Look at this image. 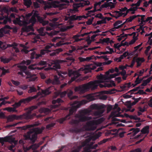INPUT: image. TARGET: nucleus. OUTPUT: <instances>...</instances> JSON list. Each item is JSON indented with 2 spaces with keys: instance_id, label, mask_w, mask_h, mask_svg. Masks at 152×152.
Listing matches in <instances>:
<instances>
[{
  "instance_id": "obj_1",
  "label": "nucleus",
  "mask_w": 152,
  "mask_h": 152,
  "mask_svg": "<svg viewBox=\"0 0 152 152\" xmlns=\"http://www.w3.org/2000/svg\"><path fill=\"white\" fill-rule=\"evenodd\" d=\"M98 80L94 81H91L88 83L83 84L82 85L77 87L76 89H81V92L84 93L85 90L89 88H91L92 89H94L96 88L97 86L96 84L99 83H104L107 80H109L112 78L115 77L114 74H111L109 76H106L100 74L99 75L97 76Z\"/></svg>"
},
{
  "instance_id": "obj_2",
  "label": "nucleus",
  "mask_w": 152,
  "mask_h": 152,
  "mask_svg": "<svg viewBox=\"0 0 152 152\" xmlns=\"http://www.w3.org/2000/svg\"><path fill=\"white\" fill-rule=\"evenodd\" d=\"M91 112V110L88 109L80 110L78 113L76 114L75 115V117L78 119H72L70 124L77 126L80 122H84L92 119V117L86 116L89 115Z\"/></svg>"
},
{
  "instance_id": "obj_3",
  "label": "nucleus",
  "mask_w": 152,
  "mask_h": 152,
  "mask_svg": "<svg viewBox=\"0 0 152 152\" xmlns=\"http://www.w3.org/2000/svg\"><path fill=\"white\" fill-rule=\"evenodd\" d=\"M44 128L43 127H42L41 129L37 127L28 132L27 134L24 136L26 139L30 140L32 143H34L37 139V135L41 133Z\"/></svg>"
},
{
  "instance_id": "obj_4",
  "label": "nucleus",
  "mask_w": 152,
  "mask_h": 152,
  "mask_svg": "<svg viewBox=\"0 0 152 152\" xmlns=\"http://www.w3.org/2000/svg\"><path fill=\"white\" fill-rule=\"evenodd\" d=\"M92 109H97L98 110L95 111L94 113V115L95 116H101L104 111L101 109H104L105 107V105L104 104H93L90 106Z\"/></svg>"
},
{
  "instance_id": "obj_5",
  "label": "nucleus",
  "mask_w": 152,
  "mask_h": 152,
  "mask_svg": "<svg viewBox=\"0 0 152 152\" xmlns=\"http://www.w3.org/2000/svg\"><path fill=\"white\" fill-rule=\"evenodd\" d=\"M78 107L76 106H73L69 110V113L65 117L61 118L59 119V122L61 124H63L64 122L67 119H69L70 118V116L72 115L74 112H75Z\"/></svg>"
},
{
  "instance_id": "obj_6",
  "label": "nucleus",
  "mask_w": 152,
  "mask_h": 152,
  "mask_svg": "<svg viewBox=\"0 0 152 152\" xmlns=\"http://www.w3.org/2000/svg\"><path fill=\"white\" fill-rule=\"evenodd\" d=\"M3 13L1 12V16H0V24H6L8 22H10L11 21V18H15V15L14 13H12L9 17L8 16L3 15Z\"/></svg>"
},
{
  "instance_id": "obj_7",
  "label": "nucleus",
  "mask_w": 152,
  "mask_h": 152,
  "mask_svg": "<svg viewBox=\"0 0 152 152\" xmlns=\"http://www.w3.org/2000/svg\"><path fill=\"white\" fill-rule=\"evenodd\" d=\"M96 122L95 120H91L87 121L85 126L86 131H94L96 129Z\"/></svg>"
},
{
  "instance_id": "obj_8",
  "label": "nucleus",
  "mask_w": 152,
  "mask_h": 152,
  "mask_svg": "<svg viewBox=\"0 0 152 152\" xmlns=\"http://www.w3.org/2000/svg\"><path fill=\"white\" fill-rule=\"evenodd\" d=\"M32 110H31V109L29 107L28 110L26 113L20 115L22 116L21 118L22 119H25L26 120H28L32 119L35 115V114H31V111Z\"/></svg>"
},
{
  "instance_id": "obj_9",
  "label": "nucleus",
  "mask_w": 152,
  "mask_h": 152,
  "mask_svg": "<svg viewBox=\"0 0 152 152\" xmlns=\"http://www.w3.org/2000/svg\"><path fill=\"white\" fill-rule=\"evenodd\" d=\"M136 40V38L134 37L133 39L129 42V43H128V42H125L124 43H123V42H124V41H123L121 44L118 43L114 44L113 48H120L122 46H124L126 45V46H128L129 45H132L134 43Z\"/></svg>"
},
{
  "instance_id": "obj_10",
  "label": "nucleus",
  "mask_w": 152,
  "mask_h": 152,
  "mask_svg": "<svg viewBox=\"0 0 152 152\" xmlns=\"http://www.w3.org/2000/svg\"><path fill=\"white\" fill-rule=\"evenodd\" d=\"M65 61L63 60H56L53 61V63H51V65H50V64L49 66H52L53 69H59L61 68L60 64Z\"/></svg>"
},
{
  "instance_id": "obj_11",
  "label": "nucleus",
  "mask_w": 152,
  "mask_h": 152,
  "mask_svg": "<svg viewBox=\"0 0 152 152\" xmlns=\"http://www.w3.org/2000/svg\"><path fill=\"white\" fill-rule=\"evenodd\" d=\"M101 83H97V84H96V85L97 86V87H98V86L99 85V86L100 87V88H103V87H106V86H105V83H104V84H100ZM80 85L79 86H77V87H76L75 88V92H79V93H80V94H84V93H85L86 91H88V90H89L90 89H91V90H94L95 89H96L97 88V87H96V88L94 89H92V88H89V89H87L86 90H85V92H84V93H82L81 92V89H76V88H77V87H79L82 85Z\"/></svg>"
},
{
  "instance_id": "obj_12",
  "label": "nucleus",
  "mask_w": 152,
  "mask_h": 152,
  "mask_svg": "<svg viewBox=\"0 0 152 152\" xmlns=\"http://www.w3.org/2000/svg\"><path fill=\"white\" fill-rule=\"evenodd\" d=\"M73 50H69V52L70 53H65L64 54V55L65 56L67 55V56H68V57L66 58V59L67 60H69L71 61L70 65H71L72 63L73 62L75 61V59L73 58V57L71 56L70 53H72L73 51L76 50L77 48H72Z\"/></svg>"
},
{
  "instance_id": "obj_13",
  "label": "nucleus",
  "mask_w": 152,
  "mask_h": 152,
  "mask_svg": "<svg viewBox=\"0 0 152 152\" xmlns=\"http://www.w3.org/2000/svg\"><path fill=\"white\" fill-rule=\"evenodd\" d=\"M3 144L4 142H9L10 143H13L15 145L16 142L15 141V138H13L11 136H7L4 138H3Z\"/></svg>"
},
{
  "instance_id": "obj_14",
  "label": "nucleus",
  "mask_w": 152,
  "mask_h": 152,
  "mask_svg": "<svg viewBox=\"0 0 152 152\" xmlns=\"http://www.w3.org/2000/svg\"><path fill=\"white\" fill-rule=\"evenodd\" d=\"M21 115H12L8 116V120L10 121H13L14 120H21Z\"/></svg>"
},
{
  "instance_id": "obj_15",
  "label": "nucleus",
  "mask_w": 152,
  "mask_h": 152,
  "mask_svg": "<svg viewBox=\"0 0 152 152\" xmlns=\"http://www.w3.org/2000/svg\"><path fill=\"white\" fill-rule=\"evenodd\" d=\"M72 71H69V76H71L72 74L73 76L72 77V80L73 81L75 80L77 78L79 77L80 75V73L77 72H73L71 74Z\"/></svg>"
},
{
  "instance_id": "obj_16",
  "label": "nucleus",
  "mask_w": 152,
  "mask_h": 152,
  "mask_svg": "<svg viewBox=\"0 0 152 152\" xmlns=\"http://www.w3.org/2000/svg\"><path fill=\"white\" fill-rule=\"evenodd\" d=\"M36 18L38 21L42 25L44 26L46 25H48L49 23L48 21H45L44 20V19L42 17L39 16L38 14H36Z\"/></svg>"
},
{
  "instance_id": "obj_17",
  "label": "nucleus",
  "mask_w": 152,
  "mask_h": 152,
  "mask_svg": "<svg viewBox=\"0 0 152 152\" xmlns=\"http://www.w3.org/2000/svg\"><path fill=\"white\" fill-rule=\"evenodd\" d=\"M108 7H110V9L114 8L115 7L114 4L112 2L108 3L105 2L104 4L101 5V7L102 8H107Z\"/></svg>"
},
{
  "instance_id": "obj_18",
  "label": "nucleus",
  "mask_w": 152,
  "mask_h": 152,
  "mask_svg": "<svg viewBox=\"0 0 152 152\" xmlns=\"http://www.w3.org/2000/svg\"><path fill=\"white\" fill-rule=\"evenodd\" d=\"M89 140L88 139H86L85 141L82 142L81 145L77 146V148L75 149L77 150V151H78V152H79L81 149L82 148V147H84L85 146H86L87 145V144L89 142Z\"/></svg>"
},
{
  "instance_id": "obj_19",
  "label": "nucleus",
  "mask_w": 152,
  "mask_h": 152,
  "mask_svg": "<svg viewBox=\"0 0 152 152\" xmlns=\"http://www.w3.org/2000/svg\"><path fill=\"white\" fill-rule=\"evenodd\" d=\"M24 73L27 76V78H30L31 81H35L37 78L36 77H34V75L31 74L29 71H27V70Z\"/></svg>"
},
{
  "instance_id": "obj_20",
  "label": "nucleus",
  "mask_w": 152,
  "mask_h": 152,
  "mask_svg": "<svg viewBox=\"0 0 152 152\" xmlns=\"http://www.w3.org/2000/svg\"><path fill=\"white\" fill-rule=\"evenodd\" d=\"M67 92V94L68 97L71 99L72 100L77 99L78 97L76 96H72L73 94V92L71 90H67L66 91Z\"/></svg>"
},
{
  "instance_id": "obj_21",
  "label": "nucleus",
  "mask_w": 152,
  "mask_h": 152,
  "mask_svg": "<svg viewBox=\"0 0 152 152\" xmlns=\"http://www.w3.org/2000/svg\"><path fill=\"white\" fill-rule=\"evenodd\" d=\"M95 58V56L93 55L91 56L88 57L86 58H83L81 57H79V59L81 62H84L85 61H89Z\"/></svg>"
},
{
  "instance_id": "obj_22",
  "label": "nucleus",
  "mask_w": 152,
  "mask_h": 152,
  "mask_svg": "<svg viewBox=\"0 0 152 152\" xmlns=\"http://www.w3.org/2000/svg\"><path fill=\"white\" fill-rule=\"evenodd\" d=\"M109 49V51H106L105 52H99L98 51H96L95 53H96L98 54L99 55H101L102 54H111L112 53H113L114 51L113 49L112 48H108Z\"/></svg>"
},
{
  "instance_id": "obj_23",
  "label": "nucleus",
  "mask_w": 152,
  "mask_h": 152,
  "mask_svg": "<svg viewBox=\"0 0 152 152\" xmlns=\"http://www.w3.org/2000/svg\"><path fill=\"white\" fill-rule=\"evenodd\" d=\"M69 18L72 21L77 20H80L82 19L81 16H76V15H72L69 17Z\"/></svg>"
},
{
  "instance_id": "obj_24",
  "label": "nucleus",
  "mask_w": 152,
  "mask_h": 152,
  "mask_svg": "<svg viewBox=\"0 0 152 152\" xmlns=\"http://www.w3.org/2000/svg\"><path fill=\"white\" fill-rule=\"evenodd\" d=\"M62 102H63L62 100L59 98H58L56 100H53L52 101V103L53 104H55L56 103H58V105H55L57 107H59L61 105V104L60 103Z\"/></svg>"
},
{
  "instance_id": "obj_25",
  "label": "nucleus",
  "mask_w": 152,
  "mask_h": 152,
  "mask_svg": "<svg viewBox=\"0 0 152 152\" xmlns=\"http://www.w3.org/2000/svg\"><path fill=\"white\" fill-rule=\"evenodd\" d=\"M39 123H36L33 124L28 125L24 126H23L22 127V128L23 129L25 130L28 128L33 127L34 126H39Z\"/></svg>"
},
{
  "instance_id": "obj_26",
  "label": "nucleus",
  "mask_w": 152,
  "mask_h": 152,
  "mask_svg": "<svg viewBox=\"0 0 152 152\" xmlns=\"http://www.w3.org/2000/svg\"><path fill=\"white\" fill-rule=\"evenodd\" d=\"M34 99L33 96H29L25 99H20L21 102L24 104L28 103L32 100Z\"/></svg>"
},
{
  "instance_id": "obj_27",
  "label": "nucleus",
  "mask_w": 152,
  "mask_h": 152,
  "mask_svg": "<svg viewBox=\"0 0 152 152\" xmlns=\"http://www.w3.org/2000/svg\"><path fill=\"white\" fill-rule=\"evenodd\" d=\"M51 87V86H50L45 90L42 89L41 91H42L43 94L45 95H48L50 94L51 92L50 91V90Z\"/></svg>"
},
{
  "instance_id": "obj_28",
  "label": "nucleus",
  "mask_w": 152,
  "mask_h": 152,
  "mask_svg": "<svg viewBox=\"0 0 152 152\" xmlns=\"http://www.w3.org/2000/svg\"><path fill=\"white\" fill-rule=\"evenodd\" d=\"M93 143H91L90 144L88 143V144H87V145L85 147H86L87 148H88L90 150L91 149H96L98 146V145L97 144H96L94 145H93Z\"/></svg>"
},
{
  "instance_id": "obj_29",
  "label": "nucleus",
  "mask_w": 152,
  "mask_h": 152,
  "mask_svg": "<svg viewBox=\"0 0 152 152\" xmlns=\"http://www.w3.org/2000/svg\"><path fill=\"white\" fill-rule=\"evenodd\" d=\"M36 65H33L32 64L29 66H28V68L29 69H31V70H35V69H37L38 70H42L45 67H34V66Z\"/></svg>"
},
{
  "instance_id": "obj_30",
  "label": "nucleus",
  "mask_w": 152,
  "mask_h": 152,
  "mask_svg": "<svg viewBox=\"0 0 152 152\" xmlns=\"http://www.w3.org/2000/svg\"><path fill=\"white\" fill-rule=\"evenodd\" d=\"M46 49V50H42L40 52V54H36V57H35L36 59H37L39 58V57L42 56V55H44L47 52L48 50L47 49H49V48H45Z\"/></svg>"
},
{
  "instance_id": "obj_31",
  "label": "nucleus",
  "mask_w": 152,
  "mask_h": 152,
  "mask_svg": "<svg viewBox=\"0 0 152 152\" xmlns=\"http://www.w3.org/2000/svg\"><path fill=\"white\" fill-rule=\"evenodd\" d=\"M62 50H63L62 49V48H58V49H56V50L54 51L53 52L50 53V55L52 56H56Z\"/></svg>"
},
{
  "instance_id": "obj_32",
  "label": "nucleus",
  "mask_w": 152,
  "mask_h": 152,
  "mask_svg": "<svg viewBox=\"0 0 152 152\" xmlns=\"http://www.w3.org/2000/svg\"><path fill=\"white\" fill-rule=\"evenodd\" d=\"M149 126H146L142 129L141 132L143 134H148L149 132Z\"/></svg>"
},
{
  "instance_id": "obj_33",
  "label": "nucleus",
  "mask_w": 152,
  "mask_h": 152,
  "mask_svg": "<svg viewBox=\"0 0 152 152\" xmlns=\"http://www.w3.org/2000/svg\"><path fill=\"white\" fill-rule=\"evenodd\" d=\"M24 5L27 8L30 7L32 4L31 0H23Z\"/></svg>"
},
{
  "instance_id": "obj_34",
  "label": "nucleus",
  "mask_w": 152,
  "mask_h": 152,
  "mask_svg": "<svg viewBox=\"0 0 152 152\" xmlns=\"http://www.w3.org/2000/svg\"><path fill=\"white\" fill-rule=\"evenodd\" d=\"M1 61L4 64L8 63L12 59L11 58H4L2 57L0 58Z\"/></svg>"
},
{
  "instance_id": "obj_35",
  "label": "nucleus",
  "mask_w": 152,
  "mask_h": 152,
  "mask_svg": "<svg viewBox=\"0 0 152 152\" xmlns=\"http://www.w3.org/2000/svg\"><path fill=\"white\" fill-rule=\"evenodd\" d=\"M102 43H110L111 44H112V43H113V41H110V39L109 38H103L102 39Z\"/></svg>"
},
{
  "instance_id": "obj_36",
  "label": "nucleus",
  "mask_w": 152,
  "mask_h": 152,
  "mask_svg": "<svg viewBox=\"0 0 152 152\" xmlns=\"http://www.w3.org/2000/svg\"><path fill=\"white\" fill-rule=\"evenodd\" d=\"M37 13H34V15L31 17V18L30 19V21L31 23H35L37 21L36 19V15Z\"/></svg>"
},
{
  "instance_id": "obj_37",
  "label": "nucleus",
  "mask_w": 152,
  "mask_h": 152,
  "mask_svg": "<svg viewBox=\"0 0 152 152\" xmlns=\"http://www.w3.org/2000/svg\"><path fill=\"white\" fill-rule=\"evenodd\" d=\"M18 67L19 68L20 70L23 72H25L27 70V67L25 66H21L19 65L18 66Z\"/></svg>"
},
{
  "instance_id": "obj_38",
  "label": "nucleus",
  "mask_w": 152,
  "mask_h": 152,
  "mask_svg": "<svg viewBox=\"0 0 152 152\" xmlns=\"http://www.w3.org/2000/svg\"><path fill=\"white\" fill-rule=\"evenodd\" d=\"M132 131L133 133V135L134 136L140 131V129L138 128H132L131 129L130 131Z\"/></svg>"
},
{
  "instance_id": "obj_39",
  "label": "nucleus",
  "mask_w": 152,
  "mask_h": 152,
  "mask_svg": "<svg viewBox=\"0 0 152 152\" xmlns=\"http://www.w3.org/2000/svg\"><path fill=\"white\" fill-rule=\"evenodd\" d=\"M39 111L45 113H48L50 112V109L48 108H42L39 109Z\"/></svg>"
},
{
  "instance_id": "obj_40",
  "label": "nucleus",
  "mask_w": 152,
  "mask_h": 152,
  "mask_svg": "<svg viewBox=\"0 0 152 152\" xmlns=\"http://www.w3.org/2000/svg\"><path fill=\"white\" fill-rule=\"evenodd\" d=\"M112 121L113 122V123L114 122L118 121H120V122H121L124 123H126V121L125 120L121 119V120L120 119H118L115 118H113L112 120Z\"/></svg>"
},
{
  "instance_id": "obj_41",
  "label": "nucleus",
  "mask_w": 152,
  "mask_h": 152,
  "mask_svg": "<svg viewBox=\"0 0 152 152\" xmlns=\"http://www.w3.org/2000/svg\"><path fill=\"white\" fill-rule=\"evenodd\" d=\"M24 22V20L22 21L20 18H17L15 21H14V23L15 24L17 23L20 25L21 23H23Z\"/></svg>"
},
{
  "instance_id": "obj_42",
  "label": "nucleus",
  "mask_w": 152,
  "mask_h": 152,
  "mask_svg": "<svg viewBox=\"0 0 152 152\" xmlns=\"http://www.w3.org/2000/svg\"><path fill=\"white\" fill-rule=\"evenodd\" d=\"M136 18V17L134 15L131 16L127 18L125 21V22H130L132 21L133 20Z\"/></svg>"
},
{
  "instance_id": "obj_43",
  "label": "nucleus",
  "mask_w": 152,
  "mask_h": 152,
  "mask_svg": "<svg viewBox=\"0 0 152 152\" xmlns=\"http://www.w3.org/2000/svg\"><path fill=\"white\" fill-rule=\"evenodd\" d=\"M30 89L28 91V93H31L33 92H36L37 90L36 88L34 86L30 87Z\"/></svg>"
},
{
  "instance_id": "obj_44",
  "label": "nucleus",
  "mask_w": 152,
  "mask_h": 152,
  "mask_svg": "<svg viewBox=\"0 0 152 152\" xmlns=\"http://www.w3.org/2000/svg\"><path fill=\"white\" fill-rule=\"evenodd\" d=\"M81 36L80 35H74L73 37V38L75 39V41L76 42H78L81 40L82 39H80L79 38V37Z\"/></svg>"
},
{
  "instance_id": "obj_45",
  "label": "nucleus",
  "mask_w": 152,
  "mask_h": 152,
  "mask_svg": "<svg viewBox=\"0 0 152 152\" xmlns=\"http://www.w3.org/2000/svg\"><path fill=\"white\" fill-rule=\"evenodd\" d=\"M141 88H143V87L141 88L140 87V86H138V87H137L132 89L131 90L129 91L128 93H129L130 92H131V94H133V93L132 92L135 91H138V89Z\"/></svg>"
},
{
  "instance_id": "obj_46",
  "label": "nucleus",
  "mask_w": 152,
  "mask_h": 152,
  "mask_svg": "<svg viewBox=\"0 0 152 152\" xmlns=\"http://www.w3.org/2000/svg\"><path fill=\"white\" fill-rule=\"evenodd\" d=\"M22 103V102H21V100H20L18 102H15L12 105V106L14 107L17 108L20 106Z\"/></svg>"
},
{
  "instance_id": "obj_47",
  "label": "nucleus",
  "mask_w": 152,
  "mask_h": 152,
  "mask_svg": "<svg viewBox=\"0 0 152 152\" xmlns=\"http://www.w3.org/2000/svg\"><path fill=\"white\" fill-rule=\"evenodd\" d=\"M104 121V119L103 118H101L98 120H96V125L102 123Z\"/></svg>"
},
{
  "instance_id": "obj_48",
  "label": "nucleus",
  "mask_w": 152,
  "mask_h": 152,
  "mask_svg": "<svg viewBox=\"0 0 152 152\" xmlns=\"http://www.w3.org/2000/svg\"><path fill=\"white\" fill-rule=\"evenodd\" d=\"M51 46H54L55 48H56V47L60 46L62 45V43L61 42H59L56 43V45L54 43H51Z\"/></svg>"
},
{
  "instance_id": "obj_49",
  "label": "nucleus",
  "mask_w": 152,
  "mask_h": 152,
  "mask_svg": "<svg viewBox=\"0 0 152 152\" xmlns=\"http://www.w3.org/2000/svg\"><path fill=\"white\" fill-rule=\"evenodd\" d=\"M107 23L106 19H103L101 20H99L97 21V25H99L102 23Z\"/></svg>"
},
{
  "instance_id": "obj_50",
  "label": "nucleus",
  "mask_w": 152,
  "mask_h": 152,
  "mask_svg": "<svg viewBox=\"0 0 152 152\" xmlns=\"http://www.w3.org/2000/svg\"><path fill=\"white\" fill-rule=\"evenodd\" d=\"M142 79H139V77H137L136 79V80L135 81V83H136V84L133 86V87H134L135 86H136L137 85L139 84L142 81Z\"/></svg>"
},
{
  "instance_id": "obj_51",
  "label": "nucleus",
  "mask_w": 152,
  "mask_h": 152,
  "mask_svg": "<svg viewBox=\"0 0 152 152\" xmlns=\"http://www.w3.org/2000/svg\"><path fill=\"white\" fill-rule=\"evenodd\" d=\"M62 74H63L64 75H67V72H58V75H59L60 77H61L63 78H64V77L62 75Z\"/></svg>"
},
{
  "instance_id": "obj_52",
  "label": "nucleus",
  "mask_w": 152,
  "mask_h": 152,
  "mask_svg": "<svg viewBox=\"0 0 152 152\" xmlns=\"http://www.w3.org/2000/svg\"><path fill=\"white\" fill-rule=\"evenodd\" d=\"M142 0H139L136 3L133 4L131 5L132 7H134L136 6V7H139L140 6V3L142 2Z\"/></svg>"
},
{
  "instance_id": "obj_53",
  "label": "nucleus",
  "mask_w": 152,
  "mask_h": 152,
  "mask_svg": "<svg viewBox=\"0 0 152 152\" xmlns=\"http://www.w3.org/2000/svg\"><path fill=\"white\" fill-rule=\"evenodd\" d=\"M56 124L55 123H52L48 124L46 126V128L47 129H50L51 127L54 126Z\"/></svg>"
},
{
  "instance_id": "obj_54",
  "label": "nucleus",
  "mask_w": 152,
  "mask_h": 152,
  "mask_svg": "<svg viewBox=\"0 0 152 152\" xmlns=\"http://www.w3.org/2000/svg\"><path fill=\"white\" fill-rule=\"evenodd\" d=\"M18 45V44L17 43L14 42L11 45H8L6 48H10V47H12V48H15V47H17Z\"/></svg>"
},
{
  "instance_id": "obj_55",
  "label": "nucleus",
  "mask_w": 152,
  "mask_h": 152,
  "mask_svg": "<svg viewBox=\"0 0 152 152\" xmlns=\"http://www.w3.org/2000/svg\"><path fill=\"white\" fill-rule=\"evenodd\" d=\"M129 118L131 119H133L134 120H138V121L139 122H140V118H138L136 116H134L132 115H131L130 116Z\"/></svg>"
},
{
  "instance_id": "obj_56",
  "label": "nucleus",
  "mask_w": 152,
  "mask_h": 152,
  "mask_svg": "<svg viewBox=\"0 0 152 152\" xmlns=\"http://www.w3.org/2000/svg\"><path fill=\"white\" fill-rule=\"evenodd\" d=\"M139 94L140 95H143L146 94V93L144 92L142 90H139L138 92L135 94Z\"/></svg>"
},
{
  "instance_id": "obj_57",
  "label": "nucleus",
  "mask_w": 152,
  "mask_h": 152,
  "mask_svg": "<svg viewBox=\"0 0 152 152\" xmlns=\"http://www.w3.org/2000/svg\"><path fill=\"white\" fill-rule=\"evenodd\" d=\"M135 61L137 63H139L140 62H143L145 60L143 58H138L136 59Z\"/></svg>"
},
{
  "instance_id": "obj_58",
  "label": "nucleus",
  "mask_w": 152,
  "mask_h": 152,
  "mask_svg": "<svg viewBox=\"0 0 152 152\" xmlns=\"http://www.w3.org/2000/svg\"><path fill=\"white\" fill-rule=\"evenodd\" d=\"M145 27V26L143 27V25H140V28L137 29V30L138 31L139 29H140L142 30V31L140 33L141 34H142L143 33L145 32L144 28Z\"/></svg>"
},
{
  "instance_id": "obj_59",
  "label": "nucleus",
  "mask_w": 152,
  "mask_h": 152,
  "mask_svg": "<svg viewBox=\"0 0 152 152\" xmlns=\"http://www.w3.org/2000/svg\"><path fill=\"white\" fill-rule=\"evenodd\" d=\"M94 19V18L88 19V20L86 22V24L88 25H90L92 24V22Z\"/></svg>"
},
{
  "instance_id": "obj_60",
  "label": "nucleus",
  "mask_w": 152,
  "mask_h": 152,
  "mask_svg": "<svg viewBox=\"0 0 152 152\" xmlns=\"http://www.w3.org/2000/svg\"><path fill=\"white\" fill-rule=\"evenodd\" d=\"M41 104L40 103H39L37 104V105L32 106L30 107V109H31V110H34L38 108V106H39Z\"/></svg>"
},
{
  "instance_id": "obj_61",
  "label": "nucleus",
  "mask_w": 152,
  "mask_h": 152,
  "mask_svg": "<svg viewBox=\"0 0 152 152\" xmlns=\"http://www.w3.org/2000/svg\"><path fill=\"white\" fill-rule=\"evenodd\" d=\"M11 81L13 84L16 86H18L20 84V82L18 81H15L13 80H12Z\"/></svg>"
},
{
  "instance_id": "obj_62",
  "label": "nucleus",
  "mask_w": 152,
  "mask_h": 152,
  "mask_svg": "<svg viewBox=\"0 0 152 152\" xmlns=\"http://www.w3.org/2000/svg\"><path fill=\"white\" fill-rule=\"evenodd\" d=\"M47 63L46 61H41L38 63L37 65L40 66H44L46 65Z\"/></svg>"
},
{
  "instance_id": "obj_63",
  "label": "nucleus",
  "mask_w": 152,
  "mask_h": 152,
  "mask_svg": "<svg viewBox=\"0 0 152 152\" xmlns=\"http://www.w3.org/2000/svg\"><path fill=\"white\" fill-rule=\"evenodd\" d=\"M122 22L121 20H118L116 21L113 24V26L114 27H116L118 25L121 24Z\"/></svg>"
},
{
  "instance_id": "obj_64",
  "label": "nucleus",
  "mask_w": 152,
  "mask_h": 152,
  "mask_svg": "<svg viewBox=\"0 0 152 152\" xmlns=\"http://www.w3.org/2000/svg\"><path fill=\"white\" fill-rule=\"evenodd\" d=\"M43 94L42 91L41 92L39 91L37 93L36 95L33 96V97L34 99H36L40 95H42Z\"/></svg>"
}]
</instances>
